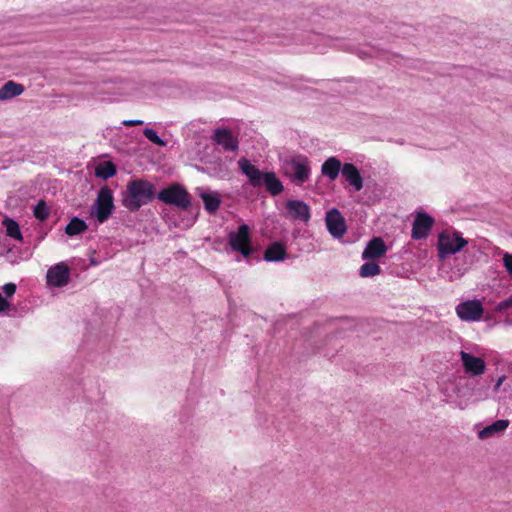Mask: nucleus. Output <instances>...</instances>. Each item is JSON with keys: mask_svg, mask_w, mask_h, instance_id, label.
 <instances>
[{"mask_svg": "<svg viewBox=\"0 0 512 512\" xmlns=\"http://www.w3.org/2000/svg\"><path fill=\"white\" fill-rule=\"evenodd\" d=\"M238 168L246 176L252 187L260 188L264 186L271 196H277L283 192V183L275 172L260 170L246 157H241L238 160Z\"/></svg>", "mask_w": 512, "mask_h": 512, "instance_id": "1", "label": "nucleus"}, {"mask_svg": "<svg viewBox=\"0 0 512 512\" xmlns=\"http://www.w3.org/2000/svg\"><path fill=\"white\" fill-rule=\"evenodd\" d=\"M156 188L153 183L144 179L128 181L122 194V205L129 212H137L141 207L151 203L156 198Z\"/></svg>", "mask_w": 512, "mask_h": 512, "instance_id": "2", "label": "nucleus"}, {"mask_svg": "<svg viewBox=\"0 0 512 512\" xmlns=\"http://www.w3.org/2000/svg\"><path fill=\"white\" fill-rule=\"evenodd\" d=\"M156 199L181 211H189L192 207V197L180 183H171L162 188L157 192Z\"/></svg>", "mask_w": 512, "mask_h": 512, "instance_id": "3", "label": "nucleus"}, {"mask_svg": "<svg viewBox=\"0 0 512 512\" xmlns=\"http://www.w3.org/2000/svg\"><path fill=\"white\" fill-rule=\"evenodd\" d=\"M283 174L289 178L290 181L301 186L309 180L311 175V168L308 158L304 155H297L291 159L285 160L282 165Z\"/></svg>", "mask_w": 512, "mask_h": 512, "instance_id": "4", "label": "nucleus"}, {"mask_svg": "<svg viewBox=\"0 0 512 512\" xmlns=\"http://www.w3.org/2000/svg\"><path fill=\"white\" fill-rule=\"evenodd\" d=\"M114 210L113 191L109 187H102L91 207L90 215L99 223H104L112 216Z\"/></svg>", "mask_w": 512, "mask_h": 512, "instance_id": "5", "label": "nucleus"}, {"mask_svg": "<svg viewBox=\"0 0 512 512\" xmlns=\"http://www.w3.org/2000/svg\"><path fill=\"white\" fill-rule=\"evenodd\" d=\"M228 245L232 251L238 252L242 257H250L254 249L251 242V229L249 225L242 223L238 226L237 230L229 232Z\"/></svg>", "mask_w": 512, "mask_h": 512, "instance_id": "6", "label": "nucleus"}, {"mask_svg": "<svg viewBox=\"0 0 512 512\" xmlns=\"http://www.w3.org/2000/svg\"><path fill=\"white\" fill-rule=\"evenodd\" d=\"M468 241L464 239L460 232L454 231L453 234L441 232L438 235V242L436 245L438 256L440 260H445L450 255H455L460 252Z\"/></svg>", "mask_w": 512, "mask_h": 512, "instance_id": "7", "label": "nucleus"}, {"mask_svg": "<svg viewBox=\"0 0 512 512\" xmlns=\"http://www.w3.org/2000/svg\"><path fill=\"white\" fill-rule=\"evenodd\" d=\"M457 316L466 322L479 321L484 313V307L479 299L467 300L456 306Z\"/></svg>", "mask_w": 512, "mask_h": 512, "instance_id": "8", "label": "nucleus"}, {"mask_svg": "<svg viewBox=\"0 0 512 512\" xmlns=\"http://www.w3.org/2000/svg\"><path fill=\"white\" fill-rule=\"evenodd\" d=\"M435 223V219L425 211H417L412 224L413 240L426 239Z\"/></svg>", "mask_w": 512, "mask_h": 512, "instance_id": "9", "label": "nucleus"}, {"mask_svg": "<svg viewBox=\"0 0 512 512\" xmlns=\"http://www.w3.org/2000/svg\"><path fill=\"white\" fill-rule=\"evenodd\" d=\"M71 270L67 264L60 262L50 267L46 274V282L50 287L61 288L69 283Z\"/></svg>", "mask_w": 512, "mask_h": 512, "instance_id": "10", "label": "nucleus"}, {"mask_svg": "<svg viewBox=\"0 0 512 512\" xmlns=\"http://www.w3.org/2000/svg\"><path fill=\"white\" fill-rule=\"evenodd\" d=\"M325 222L328 232L335 239L343 237L347 231L345 218L337 208H331L326 212Z\"/></svg>", "mask_w": 512, "mask_h": 512, "instance_id": "11", "label": "nucleus"}, {"mask_svg": "<svg viewBox=\"0 0 512 512\" xmlns=\"http://www.w3.org/2000/svg\"><path fill=\"white\" fill-rule=\"evenodd\" d=\"M195 195H197L203 202L205 211L214 215L220 208L222 203L221 195L207 186H199L195 188Z\"/></svg>", "mask_w": 512, "mask_h": 512, "instance_id": "12", "label": "nucleus"}, {"mask_svg": "<svg viewBox=\"0 0 512 512\" xmlns=\"http://www.w3.org/2000/svg\"><path fill=\"white\" fill-rule=\"evenodd\" d=\"M459 356L466 374L470 376H478L485 372L486 363L481 357L474 356L473 354L463 350L460 351Z\"/></svg>", "mask_w": 512, "mask_h": 512, "instance_id": "13", "label": "nucleus"}, {"mask_svg": "<svg viewBox=\"0 0 512 512\" xmlns=\"http://www.w3.org/2000/svg\"><path fill=\"white\" fill-rule=\"evenodd\" d=\"M286 209L289 217L294 221L308 223L311 218V209L303 200H288Z\"/></svg>", "mask_w": 512, "mask_h": 512, "instance_id": "14", "label": "nucleus"}, {"mask_svg": "<svg viewBox=\"0 0 512 512\" xmlns=\"http://www.w3.org/2000/svg\"><path fill=\"white\" fill-rule=\"evenodd\" d=\"M342 177L349 183L350 186H352V188L355 192L360 191L364 186L363 177L360 173V170L353 163H350V162L344 163V168L342 170Z\"/></svg>", "mask_w": 512, "mask_h": 512, "instance_id": "15", "label": "nucleus"}, {"mask_svg": "<svg viewBox=\"0 0 512 512\" xmlns=\"http://www.w3.org/2000/svg\"><path fill=\"white\" fill-rule=\"evenodd\" d=\"M289 258L286 251V246L281 241H274L267 246L264 252L263 259L266 262H281Z\"/></svg>", "mask_w": 512, "mask_h": 512, "instance_id": "16", "label": "nucleus"}, {"mask_svg": "<svg viewBox=\"0 0 512 512\" xmlns=\"http://www.w3.org/2000/svg\"><path fill=\"white\" fill-rule=\"evenodd\" d=\"M387 251L385 242L380 237L372 238L362 252L363 260H372L383 256Z\"/></svg>", "mask_w": 512, "mask_h": 512, "instance_id": "17", "label": "nucleus"}, {"mask_svg": "<svg viewBox=\"0 0 512 512\" xmlns=\"http://www.w3.org/2000/svg\"><path fill=\"white\" fill-rule=\"evenodd\" d=\"M213 139L221 145L226 151H236L238 149V141L232 135V132L226 128H218L214 132Z\"/></svg>", "mask_w": 512, "mask_h": 512, "instance_id": "18", "label": "nucleus"}, {"mask_svg": "<svg viewBox=\"0 0 512 512\" xmlns=\"http://www.w3.org/2000/svg\"><path fill=\"white\" fill-rule=\"evenodd\" d=\"M343 168L344 164H342L337 157L331 156L323 162L321 173L329 180L334 181L338 178L340 173L342 174Z\"/></svg>", "mask_w": 512, "mask_h": 512, "instance_id": "19", "label": "nucleus"}, {"mask_svg": "<svg viewBox=\"0 0 512 512\" xmlns=\"http://www.w3.org/2000/svg\"><path fill=\"white\" fill-rule=\"evenodd\" d=\"M509 424H510V422L508 419L496 420L493 423H491V424L485 426L483 429H481L478 432V437L480 439H486V438L496 436V435L504 432L508 428Z\"/></svg>", "mask_w": 512, "mask_h": 512, "instance_id": "20", "label": "nucleus"}, {"mask_svg": "<svg viewBox=\"0 0 512 512\" xmlns=\"http://www.w3.org/2000/svg\"><path fill=\"white\" fill-rule=\"evenodd\" d=\"M25 88L22 84L9 80L0 87V101L10 100L21 95Z\"/></svg>", "mask_w": 512, "mask_h": 512, "instance_id": "21", "label": "nucleus"}, {"mask_svg": "<svg viewBox=\"0 0 512 512\" xmlns=\"http://www.w3.org/2000/svg\"><path fill=\"white\" fill-rule=\"evenodd\" d=\"M356 53L362 59L376 58V59L384 60V61H388V62H390V60L392 58L396 57L394 54H391L388 51L379 50V49H376L375 47H367L364 49H357Z\"/></svg>", "mask_w": 512, "mask_h": 512, "instance_id": "22", "label": "nucleus"}, {"mask_svg": "<svg viewBox=\"0 0 512 512\" xmlns=\"http://www.w3.org/2000/svg\"><path fill=\"white\" fill-rule=\"evenodd\" d=\"M88 229V224L80 217L74 216L65 226V233L70 236H77L84 233Z\"/></svg>", "mask_w": 512, "mask_h": 512, "instance_id": "23", "label": "nucleus"}, {"mask_svg": "<svg viewBox=\"0 0 512 512\" xmlns=\"http://www.w3.org/2000/svg\"><path fill=\"white\" fill-rule=\"evenodd\" d=\"M93 386V381L91 379L88 380H82L81 382H77L73 384L72 392L71 394H67V397L71 398H80L81 393L83 399H87L88 401H91L93 397L90 395V391L87 389V386Z\"/></svg>", "mask_w": 512, "mask_h": 512, "instance_id": "24", "label": "nucleus"}, {"mask_svg": "<svg viewBox=\"0 0 512 512\" xmlns=\"http://www.w3.org/2000/svg\"><path fill=\"white\" fill-rule=\"evenodd\" d=\"M117 173L116 165L112 161H104L95 167L96 177L102 180H108L114 177Z\"/></svg>", "mask_w": 512, "mask_h": 512, "instance_id": "25", "label": "nucleus"}, {"mask_svg": "<svg viewBox=\"0 0 512 512\" xmlns=\"http://www.w3.org/2000/svg\"><path fill=\"white\" fill-rule=\"evenodd\" d=\"M2 226L5 228L6 235L15 240H22V233L20 226L16 220L10 217H5L2 220Z\"/></svg>", "mask_w": 512, "mask_h": 512, "instance_id": "26", "label": "nucleus"}, {"mask_svg": "<svg viewBox=\"0 0 512 512\" xmlns=\"http://www.w3.org/2000/svg\"><path fill=\"white\" fill-rule=\"evenodd\" d=\"M381 273V268L378 263L374 261L365 262L359 269V275L362 278H369Z\"/></svg>", "mask_w": 512, "mask_h": 512, "instance_id": "27", "label": "nucleus"}, {"mask_svg": "<svg viewBox=\"0 0 512 512\" xmlns=\"http://www.w3.org/2000/svg\"><path fill=\"white\" fill-rule=\"evenodd\" d=\"M33 214L39 221H45L50 215V208L45 200H39L33 208Z\"/></svg>", "mask_w": 512, "mask_h": 512, "instance_id": "28", "label": "nucleus"}, {"mask_svg": "<svg viewBox=\"0 0 512 512\" xmlns=\"http://www.w3.org/2000/svg\"><path fill=\"white\" fill-rule=\"evenodd\" d=\"M143 135L153 144L158 146H166L167 142L163 140L157 133L155 129L145 128L143 130Z\"/></svg>", "mask_w": 512, "mask_h": 512, "instance_id": "29", "label": "nucleus"}, {"mask_svg": "<svg viewBox=\"0 0 512 512\" xmlns=\"http://www.w3.org/2000/svg\"><path fill=\"white\" fill-rule=\"evenodd\" d=\"M13 305L0 292V315H9Z\"/></svg>", "mask_w": 512, "mask_h": 512, "instance_id": "30", "label": "nucleus"}, {"mask_svg": "<svg viewBox=\"0 0 512 512\" xmlns=\"http://www.w3.org/2000/svg\"><path fill=\"white\" fill-rule=\"evenodd\" d=\"M503 265L512 278V253L504 252L502 257Z\"/></svg>", "mask_w": 512, "mask_h": 512, "instance_id": "31", "label": "nucleus"}, {"mask_svg": "<svg viewBox=\"0 0 512 512\" xmlns=\"http://www.w3.org/2000/svg\"><path fill=\"white\" fill-rule=\"evenodd\" d=\"M17 286L16 284L9 282L2 286V290L4 293V297L8 300V298L12 297L16 292Z\"/></svg>", "mask_w": 512, "mask_h": 512, "instance_id": "32", "label": "nucleus"}, {"mask_svg": "<svg viewBox=\"0 0 512 512\" xmlns=\"http://www.w3.org/2000/svg\"><path fill=\"white\" fill-rule=\"evenodd\" d=\"M510 307H512V296L500 301L497 305H496V311L497 312H503L507 309H509Z\"/></svg>", "mask_w": 512, "mask_h": 512, "instance_id": "33", "label": "nucleus"}, {"mask_svg": "<svg viewBox=\"0 0 512 512\" xmlns=\"http://www.w3.org/2000/svg\"><path fill=\"white\" fill-rule=\"evenodd\" d=\"M144 122L142 120L134 119V120H124L122 122L125 126H139L142 125Z\"/></svg>", "mask_w": 512, "mask_h": 512, "instance_id": "34", "label": "nucleus"}, {"mask_svg": "<svg viewBox=\"0 0 512 512\" xmlns=\"http://www.w3.org/2000/svg\"><path fill=\"white\" fill-rule=\"evenodd\" d=\"M505 380V376H500L495 385H494V391H498V389L500 388V386L502 385L503 381Z\"/></svg>", "mask_w": 512, "mask_h": 512, "instance_id": "35", "label": "nucleus"}, {"mask_svg": "<svg viewBox=\"0 0 512 512\" xmlns=\"http://www.w3.org/2000/svg\"><path fill=\"white\" fill-rule=\"evenodd\" d=\"M95 415H96V414H95L94 412H91V413L89 414L88 418H89L90 420H94Z\"/></svg>", "mask_w": 512, "mask_h": 512, "instance_id": "36", "label": "nucleus"}, {"mask_svg": "<svg viewBox=\"0 0 512 512\" xmlns=\"http://www.w3.org/2000/svg\"><path fill=\"white\" fill-rule=\"evenodd\" d=\"M198 214H199V209H197V211H196V213H195V215L193 217V222H195L197 220Z\"/></svg>", "mask_w": 512, "mask_h": 512, "instance_id": "37", "label": "nucleus"}, {"mask_svg": "<svg viewBox=\"0 0 512 512\" xmlns=\"http://www.w3.org/2000/svg\"><path fill=\"white\" fill-rule=\"evenodd\" d=\"M91 265L96 266V265H98V262L95 261L94 259H91Z\"/></svg>", "mask_w": 512, "mask_h": 512, "instance_id": "38", "label": "nucleus"}, {"mask_svg": "<svg viewBox=\"0 0 512 512\" xmlns=\"http://www.w3.org/2000/svg\"><path fill=\"white\" fill-rule=\"evenodd\" d=\"M307 81H308V82H310V83H316V81H314V80H310V79H309V80H307Z\"/></svg>", "mask_w": 512, "mask_h": 512, "instance_id": "39", "label": "nucleus"}, {"mask_svg": "<svg viewBox=\"0 0 512 512\" xmlns=\"http://www.w3.org/2000/svg\"><path fill=\"white\" fill-rule=\"evenodd\" d=\"M511 370H512V362H511V366H510Z\"/></svg>", "mask_w": 512, "mask_h": 512, "instance_id": "40", "label": "nucleus"}]
</instances>
